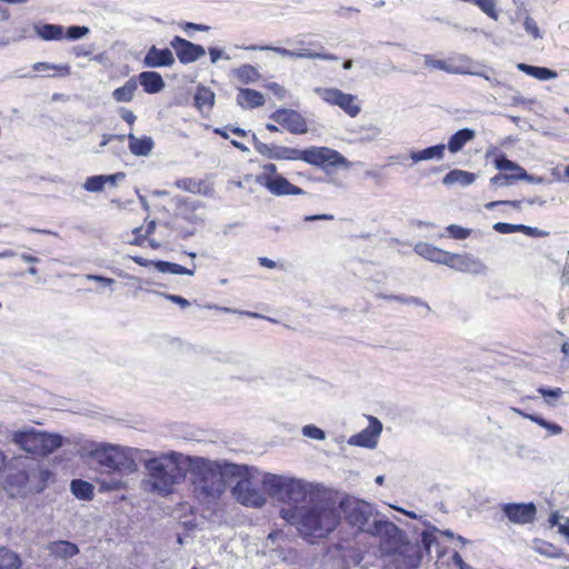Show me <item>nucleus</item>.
<instances>
[{"mask_svg": "<svg viewBox=\"0 0 569 569\" xmlns=\"http://www.w3.org/2000/svg\"><path fill=\"white\" fill-rule=\"evenodd\" d=\"M87 278L89 280L100 282V283H102L106 287H112L116 283L114 279L107 278V277L101 276V274H88Z\"/></svg>", "mask_w": 569, "mask_h": 569, "instance_id": "nucleus-62", "label": "nucleus"}, {"mask_svg": "<svg viewBox=\"0 0 569 569\" xmlns=\"http://www.w3.org/2000/svg\"><path fill=\"white\" fill-rule=\"evenodd\" d=\"M340 507L347 523L360 532L370 535L373 525L379 520L378 511L367 501L358 499L342 500Z\"/></svg>", "mask_w": 569, "mask_h": 569, "instance_id": "nucleus-8", "label": "nucleus"}, {"mask_svg": "<svg viewBox=\"0 0 569 569\" xmlns=\"http://www.w3.org/2000/svg\"><path fill=\"white\" fill-rule=\"evenodd\" d=\"M267 88L272 91V93L280 100L286 97V89L277 82H270L267 84Z\"/></svg>", "mask_w": 569, "mask_h": 569, "instance_id": "nucleus-60", "label": "nucleus"}, {"mask_svg": "<svg viewBox=\"0 0 569 569\" xmlns=\"http://www.w3.org/2000/svg\"><path fill=\"white\" fill-rule=\"evenodd\" d=\"M241 466L244 467L246 471H239V475L232 477L239 478L238 482L232 488V495L239 503L246 507L260 508L266 503V498L251 480L258 470L247 465Z\"/></svg>", "mask_w": 569, "mask_h": 569, "instance_id": "nucleus-9", "label": "nucleus"}, {"mask_svg": "<svg viewBox=\"0 0 569 569\" xmlns=\"http://www.w3.org/2000/svg\"><path fill=\"white\" fill-rule=\"evenodd\" d=\"M176 187L181 189V190H184V191H188V192H192V193H199L201 192V181H197L192 178H182V179H178L176 182H174Z\"/></svg>", "mask_w": 569, "mask_h": 569, "instance_id": "nucleus-45", "label": "nucleus"}, {"mask_svg": "<svg viewBox=\"0 0 569 569\" xmlns=\"http://www.w3.org/2000/svg\"><path fill=\"white\" fill-rule=\"evenodd\" d=\"M498 206H511L513 208L519 209L521 206V201H519V200H497V201H491V202L486 203L485 208L488 210H492Z\"/></svg>", "mask_w": 569, "mask_h": 569, "instance_id": "nucleus-57", "label": "nucleus"}, {"mask_svg": "<svg viewBox=\"0 0 569 569\" xmlns=\"http://www.w3.org/2000/svg\"><path fill=\"white\" fill-rule=\"evenodd\" d=\"M174 63V57L170 49H159L151 46L143 58V66L147 68L170 67Z\"/></svg>", "mask_w": 569, "mask_h": 569, "instance_id": "nucleus-20", "label": "nucleus"}, {"mask_svg": "<svg viewBox=\"0 0 569 569\" xmlns=\"http://www.w3.org/2000/svg\"><path fill=\"white\" fill-rule=\"evenodd\" d=\"M138 83L134 78H130L122 87L113 90L112 98L117 102H130L133 99Z\"/></svg>", "mask_w": 569, "mask_h": 569, "instance_id": "nucleus-36", "label": "nucleus"}, {"mask_svg": "<svg viewBox=\"0 0 569 569\" xmlns=\"http://www.w3.org/2000/svg\"><path fill=\"white\" fill-rule=\"evenodd\" d=\"M362 560V550L350 542L329 546L323 557L328 569H352L360 566Z\"/></svg>", "mask_w": 569, "mask_h": 569, "instance_id": "nucleus-10", "label": "nucleus"}, {"mask_svg": "<svg viewBox=\"0 0 569 569\" xmlns=\"http://www.w3.org/2000/svg\"><path fill=\"white\" fill-rule=\"evenodd\" d=\"M34 71L42 72L48 70H54L58 76L67 77L70 74L71 69L69 64H52L49 62H36L32 66Z\"/></svg>", "mask_w": 569, "mask_h": 569, "instance_id": "nucleus-40", "label": "nucleus"}, {"mask_svg": "<svg viewBox=\"0 0 569 569\" xmlns=\"http://www.w3.org/2000/svg\"><path fill=\"white\" fill-rule=\"evenodd\" d=\"M519 170H520L519 173H518L519 180H526V181H528L530 183H536V184H540V183L545 182V178L543 177L529 174L523 168L519 169Z\"/></svg>", "mask_w": 569, "mask_h": 569, "instance_id": "nucleus-58", "label": "nucleus"}, {"mask_svg": "<svg viewBox=\"0 0 569 569\" xmlns=\"http://www.w3.org/2000/svg\"><path fill=\"white\" fill-rule=\"evenodd\" d=\"M264 102V96L260 91L250 88L239 89L237 104L242 109H254L263 106Z\"/></svg>", "mask_w": 569, "mask_h": 569, "instance_id": "nucleus-24", "label": "nucleus"}, {"mask_svg": "<svg viewBox=\"0 0 569 569\" xmlns=\"http://www.w3.org/2000/svg\"><path fill=\"white\" fill-rule=\"evenodd\" d=\"M232 72L234 77L243 84L254 83L261 78V74L257 68L249 63L241 64Z\"/></svg>", "mask_w": 569, "mask_h": 569, "instance_id": "nucleus-35", "label": "nucleus"}, {"mask_svg": "<svg viewBox=\"0 0 569 569\" xmlns=\"http://www.w3.org/2000/svg\"><path fill=\"white\" fill-rule=\"evenodd\" d=\"M476 181V174L469 171L453 169L450 170L442 179V183L446 186L460 184L467 187Z\"/></svg>", "mask_w": 569, "mask_h": 569, "instance_id": "nucleus-32", "label": "nucleus"}, {"mask_svg": "<svg viewBox=\"0 0 569 569\" xmlns=\"http://www.w3.org/2000/svg\"><path fill=\"white\" fill-rule=\"evenodd\" d=\"M172 229L177 232L178 237L181 239H188L189 237H191L196 233L194 227L183 228L176 222L172 224Z\"/></svg>", "mask_w": 569, "mask_h": 569, "instance_id": "nucleus-59", "label": "nucleus"}, {"mask_svg": "<svg viewBox=\"0 0 569 569\" xmlns=\"http://www.w3.org/2000/svg\"><path fill=\"white\" fill-rule=\"evenodd\" d=\"M170 46L174 49L182 64L196 62L206 54V50L201 44L193 43L180 36H174L170 41Z\"/></svg>", "mask_w": 569, "mask_h": 569, "instance_id": "nucleus-16", "label": "nucleus"}, {"mask_svg": "<svg viewBox=\"0 0 569 569\" xmlns=\"http://www.w3.org/2000/svg\"><path fill=\"white\" fill-rule=\"evenodd\" d=\"M447 231L450 234V237H452L453 239H458V240L467 239L471 233L470 229L460 227L458 224L448 226Z\"/></svg>", "mask_w": 569, "mask_h": 569, "instance_id": "nucleus-52", "label": "nucleus"}, {"mask_svg": "<svg viewBox=\"0 0 569 569\" xmlns=\"http://www.w3.org/2000/svg\"><path fill=\"white\" fill-rule=\"evenodd\" d=\"M137 449L112 445H99L91 456L101 467V475H106L100 481L101 491H116L126 487L124 476L138 470L136 462Z\"/></svg>", "mask_w": 569, "mask_h": 569, "instance_id": "nucleus-4", "label": "nucleus"}, {"mask_svg": "<svg viewBox=\"0 0 569 569\" xmlns=\"http://www.w3.org/2000/svg\"><path fill=\"white\" fill-rule=\"evenodd\" d=\"M503 516L516 525H530L536 520L537 507L533 502H507L500 506Z\"/></svg>", "mask_w": 569, "mask_h": 569, "instance_id": "nucleus-14", "label": "nucleus"}, {"mask_svg": "<svg viewBox=\"0 0 569 569\" xmlns=\"http://www.w3.org/2000/svg\"><path fill=\"white\" fill-rule=\"evenodd\" d=\"M214 103V93L204 86H199L194 93V104L197 108H212Z\"/></svg>", "mask_w": 569, "mask_h": 569, "instance_id": "nucleus-39", "label": "nucleus"}, {"mask_svg": "<svg viewBox=\"0 0 569 569\" xmlns=\"http://www.w3.org/2000/svg\"><path fill=\"white\" fill-rule=\"evenodd\" d=\"M128 140L130 152L137 157H147L154 147L153 139L149 136L138 138L133 133H129Z\"/></svg>", "mask_w": 569, "mask_h": 569, "instance_id": "nucleus-27", "label": "nucleus"}, {"mask_svg": "<svg viewBox=\"0 0 569 569\" xmlns=\"http://www.w3.org/2000/svg\"><path fill=\"white\" fill-rule=\"evenodd\" d=\"M391 298L393 299V301H398V302H401L405 305L421 306V307H425L428 311H430L429 305L427 302L422 301L420 298L412 297V296H401V295L392 296Z\"/></svg>", "mask_w": 569, "mask_h": 569, "instance_id": "nucleus-53", "label": "nucleus"}, {"mask_svg": "<svg viewBox=\"0 0 569 569\" xmlns=\"http://www.w3.org/2000/svg\"><path fill=\"white\" fill-rule=\"evenodd\" d=\"M415 251L422 258L448 266L451 252L445 251L430 243L420 242L415 247Z\"/></svg>", "mask_w": 569, "mask_h": 569, "instance_id": "nucleus-23", "label": "nucleus"}, {"mask_svg": "<svg viewBox=\"0 0 569 569\" xmlns=\"http://www.w3.org/2000/svg\"><path fill=\"white\" fill-rule=\"evenodd\" d=\"M49 555L56 559L68 560L80 552L78 545L68 540L51 541L47 546Z\"/></svg>", "mask_w": 569, "mask_h": 569, "instance_id": "nucleus-22", "label": "nucleus"}, {"mask_svg": "<svg viewBox=\"0 0 569 569\" xmlns=\"http://www.w3.org/2000/svg\"><path fill=\"white\" fill-rule=\"evenodd\" d=\"M315 92L323 99V101L328 102L332 106H338L341 108L348 116L355 118L357 117L361 108L358 103H356L357 97L350 93H345L337 88H315Z\"/></svg>", "mask_w": 569, "mask_h": 569, "instance_id": "nucleus-12", "label": "nucleus"}, {"mask_svg": "<svg viewBox=\"0 0 569 569\" xmlns=\"http://www.w3.org/2000/svg\"><path fill=\"white\" fill-rule=\"evenodd\" d=\"M153 267L161 273H170V274H188L192 276L194 273V270L188 269L183 266H180L174 262L163 261V260H156L153 262Z\"/></svg>", "mask_w": 569, "mask_h": 569, "instance_id": "nucleus-37", "label": "nucleus"}, {"mask_svg": "<svg viewBox=\"0 0 569 569\" xmlns=\"http://www.w3.org/2000/svg\"><path fill=\"white\" fill-rule=\"evenodd\" d=\"M183 465L192 491L199 500H216L226 491V479L246 471L239 463L211 460L199 456H184Z\"/></svg>", "mask_w": 569, "mask_h": 569, "instance_id": "nucleus-2", "label": "nucleus"}, {"mask_svg": "<svg viewBox=\"0 0 569 569\" xmlns=\"http://www.w3.org/2000/svg\"><path fill=\"white\" fill-rule=\"evenodd\" d=\"M269 118L286 128L290 133L303 134L308 132L307 120L297 110L280 108L273 111Z\"/></svg>", "mask_w": 569, "mask_h": 569, "instance_id": "nucleus-13", "label": "nucleus"}, {"mask_svg": "<svg viewBox=\"0 0 569 569\" xmlns=\"http://www.w3.org/2000/svg\"><path fill=\"white\" fill-rule=\"evenodd\" d=\"M106 186V176L98 174L88 177L83 188L89 192H100Z\"/></svg>", "mask_w": 569, "mask_h": 569, "instance_id": "nucleus-42", "label": "nucleus"}, {"mask_svg": "<svg viewBox=\"0 0 569 569\" xmlns=\"http://www.w3.org/2000/svg\"><path fill=\"white\" fill-rule=\"evenodd\" d=\"M425 64L428 68L436 69V70H442L448 73L452 74H462L466 72H469L465 67L455 64L451 61L448 60H439L435 59L431 54H425L423 56Z\"/></svg>", "mask_w": 569, "mask_h": 569, "instance_id": "nucleus-29", "label": "nucleus"}, {"mask_svg": "<svg viewBox=\"0 0 569 569\" xmlns=\"http://www.w3.org/2000/svg\"><path fill=\"white\" fill-rule=\"evenodd\" d=\"M72 495L80 500H91L94 496V487L89 481L82 479H73L70 482Z\"/></svg>", "mask_w": 569, "mask_h": 569, "instance_id": "nucleus-33", "label": "nucleus"}, {"mask_svg": "<svg viewBox=\"0 0 569 569\" xmlns=\"http://www.w3.org/2000/svg\"><path fill=\"white\" fill-rule=\"evenodd\" d=\"M302 435L305 437L316 439V440H323L326 438V432L315 425L305 426L302 428Z\"/></svg>", "mask_w": 569, "mask_h": 569, "instance_id": "nucleus-54", "label": "nucleus"}, {"mask_svg": "<svg viewBox=\"0 0 569 569\" xmlns=\"http://www.w3.org/2000/svg\"><path fill=\"white\" fill-rule=\"evenodd\" d=\"M138 79L143 90L149 94L158 93L164 88L161 74L156 71H142Z\"/></svg>", "mask_w": 569, "mask_h": 569, "instance_id": "nucleus-26", "label": "nucleus"}, {"mask_svg": "<svg viewBox=\"0 0 569 569\" xmlns=\"http://www.w3.org/2000/svg\"><path fill=\"white\" fill-rule=\"evenodd\" d=\"M372 528L370 535L379 539L383 553L395 555L407 543L405 531L388 519L379 518Z\"/></svg>", "mask_w": 569, "mask_h": 569, "instance_id": "nucleus-11", "label": "nucleus"}, {"mask_svg": "<svg viewBox=\"0 0 569 569\" xmlns=\"http://www.w3.org/2000/svg\"><path fill=\"white\" fill-rule=\"evenodd\" d=\"M305 502L281 509V518L295 526L303 538H325L336 530L341 517L331 499L311 492Z\"/></svg>", "mask_w": 569, "mask_h": 569, "instance_id": "nucleus-1", "label": "nucleus"}, {"mask_svg": "<svg viewBox=\"0 0 569 569\" xmlns=\"http://www.w3.org/2000/svg\"><path fill=\"white\" fill-rule=\"evenodd\" d=\"M262 487L272 499L292 507L305 502L311 493L303 480L270 472L263 475Z\"/></svg>", "mask_w": 569, "mask_h": 569, "instance_id": "nucleus-7", "label": "nucleus"}, {"mask_svg": "<svg viewBox=\"0 0 569 569\" xmlns=\"http://www.w3.org/2000/svg\"><path fill=\"white\" fill-rule=\"evenodd\" d=\"M437 531H439V529L432 527L431 530H425L421 533V545L428 553L433 545H438V539L436 537Z\"/></svg>", "mask_w": 569, "mask_h": 569, "instance_id": "nucleus-48", "label": "nucleus"}, {"mask_svg": "<svg viewBox=\"0 0 569 569\" xmlns=\"http://www.w3.org/2000/svg\"><path fill=\"white\" fill-rule=\"evenodd\" d=\"M517 68L528 76H531L538 80H550L557 77V72L546 68L527 64L523 62L518 63Z\"/></svg>", "mask_w": 569, "mask_h": 569, "instance_id": "nucleus-34", "label": "nucleus"}, {"mask_svg": "<svg viewBox=\"0 0 569 569\" xmlns=\"http://www.w3.org/2000/svg\"><path fill=\"white\" fill-rule=\"evenodd\" d=\"M252 144L254 150L271 160H301L311 166L319 167L323 170L329 168H350V162L337 150L328 147H310L303 150L277 146L273 143H264L258 139L256 133H252Z\"/></svg>", "mask_w": 569, "mask_h": 569, "instance_id": "nucleus-5", "label": "nucleus"}, {"mask_svg": "<svg viewBox=\"0 0 569 569\" xmlns=\"http://www.w3.org/2000/svg\"><path fill=\"white\" fill-rule=\"evenodd\" d=\"M6 467L4 489L13 498L42 492L53 477L50 469L28 455L12 457Z\"/></svg>", "mask_w": 569, "mask_h": 569, "instance_id": "nucleus-3", "label": "nucleus"}, {"mask_svg": "<svg viewBox=\"0 0 569 569\" xmlns=\"http://www.w3.org/2000/svg\"><path fill=\"white\" fill-rule=\"evenodd\" d=\"M523 28L526 32L530 34L533 39L542 38V34L537 22L530 16H526L523 21Z\"/></svg>", "mask_w": 569, "mask_h": 569, "instance_id": "nucleus-51", "label": "nucleus"}, {"mask_svg": "<svg viewBox=\"0 0 569 569\" xmlns=\"http://www.w3.org/2000/svg\"><path fill=\"white\" fill-rule=\"evenodd\" d=\"M475 136H476V132L472 129H469V128L460 129V130L456 131L449 138L448 144L446 146V148H448V150L451 153H457L460 150H462L465 144L468 143L469 141H471L475 138Z\"/></svg>", "mask_w": 569, "mask_h": 569, "instance_id": "nucleus-30", "label": "nucleus"}, {"mask_svg": "<svg viewBox=\"0 0 569 569\" xmlns=\"http://www.w3.org/2000/svg\"><path fill=\"white\" fill-rule=\"evenodd\" d=\"M208 51L211 63H217L220 59L230 60V56L218 47H209Z\"/></svg>", "mask_w": 569, "mask_h": 569, "instance_id": "nucleus-56", "label": "nucleus"}, {"mask_svg": "<svg viewBox=\"0 0 569 569\" xmlns=\"http://www.w3.org/2000/svg\"><path fill=\"white\" fill-rule=\"evenodd\" d=\"M297 59H321V60H338L335 54L331 53H320L316 51H311L309 49H302L300 51H296Z\"/></svg>", "mask_w": 569, "mask_h": 569, "instance_id": "nucleus-46", "label": "nucleus"}, {"mask_svg": "<svg viewBox=\"0 0 569 569\" xmlns=\"http://www.w3.org/2000/svg\"><path fill=\"white\" fill-rule=\"evenodd\" d=\"M200 207V202L189 198L177 199V217L191 223L192 226L200 224L203 219L196 213V210Z\"/></svg>", "mask_w": 569, "mask_h": 569, "instance_id": "nucleus-21", "label": "nucleus"}, {"mask_svg": "<svg viewBox=\"0 0 569 569\" xmlns=\"http://www.w3.org/2000/svg\"><path fill=\"white\" fill-rule=\"evenodd\" d=\"M523 233L529 236V237H535V238H543V237H547L549 234L548 231L538 229L536 227H530V226H526Z\"/></svg>", "mask_w": 569, "mask_h": 569, "instance_id": "nucleus-63", "label": "nucleus"}, {"mask_svg": "<svg viewBox=\"0 0 569 569\" xmlns=\"http://www.w3.org/2000/svg\"><path fill=\"white\" fill-rule=\"evenodd\" d=\"M156 295L158 296H161L163 298H166L167 300L173 302V303H177L179 305L181 308H187L190 306V302L181 297V296H178V295H171V293H164V292H159V291H153Z\"/></svg>", "mask_w": 569, "mask_h": 569, "instance_id": "nucleus-55", "label": "nucleus"}, {"mask_svg": "<svg viewBox=\"0 0 569 569\" xmlns=\"http://www.w3.org/2000/svg\"><path fill=\"white\" fill-rule=\"evenodd\" d=\"M445 151H446V144L438 143V144L428 147L422 150L411 151L410 159L413 162H420V161L433 160V159L441 160L445 157Z\"/></svg>", "mask_w": 569, "mask_h": 569, "instance_id": "nucleus-31", "label": "nucleus"}, {"mask_svg": "<svg viewBox=\"0 0 569 569\" xmlns=\"http://www.w3.org/2000/svg\"><path fill=\"white\" fill-rule=\"evenodd\" d=\"M183 457L182 453L171 451L146 459L144 468L148 478L142 480L143 489L161 497L172 493L174 486L186 478V472L179 466L183 463Z\"/></svg>", "mask_w": 569, "mask_h": 569, "instance_id": "nucleus-6", "label": "nucleus"}, {"mask_svg": "<svg viewBox=\"0 0 569 569\" xmlns=\"http://www.w3.org/2000/svg\"><path fill=\"white\" fill-rule=\"evenodd\" d=\"M242 49L244 50H272L277 53H279L280 56L282 57H290V58H296V51H291L289 49H286V48H281V47H270V46H257V44H251V46H248V47H241Z\"/></svg>", "mask_w": 569, "mask_h": 569, "instance_id": "nucleus-50", "label": "nucleus"}, {"mask_svg": "<svg viewBox=\"0 0 569 569\" xmlns=\"http://www.w3.org/2000/svg\"><path fill=\"white\" fill-rule=\"evenodd\" d=\"M90 33V29L86 26H70L66 29L63 38L76 41L84 38Z\"/></svg>", "mask_w": 569, "mask_h": 569, "instance_id": "nucleus-43", "label": "nucleus"}, {"mask_svg": "<svg viewBox=\"0 0 569 569\" xmlns=\"http://www.w3.org/2000/svg\"><path fill=\"white\" fill-rule=\"evenodd\" d=\"M448 267L475 276H486L488 273L487 264L471 253H451Z\"/></svg>", "mask_w": 569, "mask_h": 569, "instance_id": "nucleus-15", "label": "nucleus"}, {"mask_svg": "<svg viewBox=\"0 0 569 569\" xmlns=\"http://www.w3.org/2000/svg\"><path fill=\"white\" fill-rule=\"evenodd\" d=\"M22 561L17 552L0 547V569H20Z\"/></svg>", "mask_w": 569, "mask_h": 569, "instance_id": "nucleus-38", "label": "nucleus"}, {"mask_svg": "<svg viewBox=\"0 0 569 569\" xmlns=\"http://www.w3.org/2000/svg\"><path fill=\"white\" fill-rule=\"evenodd\" d=\"M257 182L262 184L270 193L277 197L289 194L300 196L306 193L303 189L290 183L282 174L274 177H257Z\"/></svg>", "mask_w": 569, "mask_h": 569, "instance_id": "nucleus-17", "label": "nucleus"}, {"mask_svg": "<svg viewBox=\"0 0 569 569\" xmlns=\"http://www.w3.org/2000/svg\"><path fill=\"white\" fill-rule=\"evenodd\" d=\"M63 445V437L58 433H49L46 431H38V447L40 456H48L61 448Z\"/></svg>", "mask_w": 569, "mask_h": 569, "instance_id": "nucleus-25", "label": "nucleus"}, {"mask_svg": "<svg viewBox=\"0 0 569 569\" xmlns=\"http://www.w3.org/2000/svg\"><path fill=\"white\" fill-rule=\"evenodd\" d=\"M72 51L76 57H88L93 52V46H76Z\"/></svg>", "mask_w": 569, "mask_h": 569, "instance_id": "nucleus-64", "label": "nucleus"}, {"mask_svg": "<svg viewBox=\"0 0 569 569\" xmlns=\"http://www.w3.org/2000/svg\"><path fill=\"white\" fill-rule=\"evenodd\" d=\"M381 431V421L378 418L370 416L369 426L360 432L351 436L348 440V443L351 446L373 449L377 446L378 437Z\"/></svg>", "mask_w": 569, "mask_h": 569, "instance_id": "nucleus-18", "label": "nucleus"}, {"mask_svg": "<svg viewBox=\"0 0 569 569\" xmlns=\"http://www.w3.org/2000/svg\"><path fill=\"white\" fill-rule=\"evenodd\" d=\"M518 173H498L490 179L491 184L498 187L511 186L515 181H518Z\"/></svg>", "mask_w": 569, "mask_h": 569, "instance_id": "nucleus-47", "label": "nucleus"}, {"mask_svg": "<svg viewBox=\"0 0 569 569\" xmlns=\"http://www.w3.org/2000/svg\"><path fill=\"white\" fill-rule=\"evenodd\" d=\"M529 420L537 423L538 426L547 429L551 435H559L562 432L561 426L556 422H551L540 417H529Z\"/></svg>", "mask_w": 569, "mask_h": 569, "instance_id": "nucleus-49", "label": "nucleus"}, {"mask_svg": "<svg viewBox=\"0 0 569 569\" xmlns=\"http://www.w3.org/2000/svg\"><path fill=\"white\" fill-rule=\"evenodd\" d=\"M537 391L545 398L548 406H555L557 399H559L563 391L560 388H548L539 387Z\"/></svg>", "mask_w": 569, "mask_h": 569, "instance_id": "nucleus-44", "label": "nucleus"}, {"mask_svg": "<svg viewBox=\"0 0 569 569\" xmlns=\"http://www.w3.org/2000/svg\"><path fill=\"white\" fill-rule=\"evenodd\" d=\"M495 166L500 171H511V173H519V169H522L518 163L509 160L505 153L496 157Z\"/></svg>", "mask_w": 569, "mask_h": 569, "instance_id": "nucleus-41", "label": "nucleus"}, {"mask_svg": "<svg viewBox=\"0 0 569 569\" xmlns=\"http://www.w3.org/2000/svg\"><path fill=\"white\" fill-rule=\"evenodd\" d=\"M492 228L495 231L502 234L513 233V223L496 222Z\"/></svg>", "mask_w": 569, "mask_h": 569, "instance_id": "nucleus-61", "label": "nucleus"}, {"mask_svg": "<svg viewBox=\"0 0 569 569\" xmlns=\"http://www.w3.org/2000/svg\"><path fill=\"white\" fill-rule=\"evenodd\" d=\"M34 32L44 41H59L63 39L64 28L61 24L41 23L33 26Z\"/></svg>", "mask_w": 569, "mask_h": 569, "instance_id": "nucleus-28", "label": "nucleus"}, {"mask_svg": "<svg viewBox=\"0 0 569 569\" xmlns=\"http://www.w3.org/2000/svg\"><path fill=\"white\" fill-rule=\"evenodd\" d=\"M10 440L26 452L39 455L38 430L34 428L13 431Z\"/></svg>", "mask_w": 569, "mask_h": 569, "instance_id": "nucleus-19", "label": "nucleus"}]
</instances>
